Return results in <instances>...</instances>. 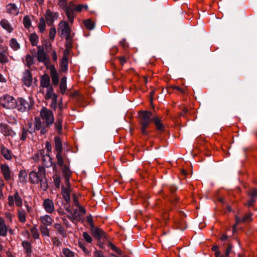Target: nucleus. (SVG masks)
Listing matches in <instances>:
<instances>
[{"label": "nucleus", "mask_w": 257, "mask_h": 257, "mask_svg": "<svg viewBox=\"0 0 257 257\" xmlns=\"http://www.w3.org/2000/svg\"><path fill=\"white\" fill-rule=\"evenodd\" d=\"M40 116L44 123V125L40 119H35V126L36 130H40L41 134H45L47 132V127H49L54 121V115L52 111L47 108H43L40 111Z\"/></svg>", "instance_id": "obj_1"}, {"label": "nucleus", "mask_w": 257, "mask_h": 257, "mask_svg": "<svg viewBox=\"0 0 257 257\" xmlns=\"http://www.w3.org/2000/svg\"><path fill=\"white\" fill-rule=\"evenodd\" d=\"M29 180L32 184L40 183L41 188L44 191L48 188V185L45 174V169L43 167L39 166L38 172L31 171L29 173Z\"/></svg>", "instance_id": "obj_2"}, {"label": "nucleus", "mask_w": 257, "mask_h": 257, "mask_svg": "<svg viewBox=\"0 0 257 257\" xmlns=\"http://www.w3.org/2000/svg\"><path fill=\"white\" fill-rule=\"evenodd\" d=\"M152 116V113L151 111H143L139 113L140 123L141 125V130L142 133L144 135H147V129L153 120Z\"/></svg>", "instance_id": "obj_3"}, {"label": "nucleus", "mask_w": 257, "mask_h": 257, "mask_svg": "<svg viewBox=\"0 0 257 257\" xmlns=\"http://www.w3.org/2000/svg\"><path fill=\"white\" fill-rule=\"evenodd\" d=\"M0 104L4 108L13 109L17 106V101L13 97L6 95L1 98Z\"/></svg>", "instance_id": "obj_4"}, {"label": "nucleus", "mask_w": 257, "mask_h": 257, "mask_svg": "<svg viewBox=\"0 0 257 257\" xmlns=\"http://www.w3.org/2000/svg\"><path fill=\"white\" fill-rule=\"evenodd\" d=\"M44 93L45 94L44 97L46 100L50 99L52 100L50 106L52 108L55 109L57 106V95L54 92L52 86L45 89Z\"/></svg>", "instance_id": "obj_5"}, {"label": "nucleus", "mask_w": 257, "mask_h": 257, "mask_svg": "<svg viewBox=\"0 0 257 257\" xmlns=\"http://www.w3.org/2000/svg\"><path fill=\"white\" fill-rule=\"evenodd\" d=\"M58 26V31L60 34V36L61 37H65L68 40L70 36L71 33V29L68 22L61 21L59 23Z\"/></svg>", "instance_id": "obj_6"}, {"label": "nucleus", "mask_w": 257, "mask_h": 257, "mask_svg": "<svg viewBox=\"0 0 257 257\" xmlns=\"http://www.w3.org/2000/svg\"><path fill=\"white\" fill-rule=\"evenodd\" d=\"M40 157L42 158V162L46 167L52 166V159L49 155L47 154H45V151L44 150H41L34 157V160L35 161H37L39 159Z\"/></svg>", "instance_id": "obj_7"}, {"label": "nucleus", "mask_w": 257, "mask_h": 257, "mask_svg": "<svg viewBox=\"0 0 257 257\" xmlns=\"http://www.w3.org/2000/svg\"><path fill=\"white\" fill-rule=\"evenodd\" d=\"M8 200L9 205L11 206H13L15 203L18 207H21L23 205V200L18 192H16L14 196H9Z\"/></svg>", "instance_id": "obj_8"}, {"label": "nucleus", "mask_w": 257, "mask_h": 257, "mask_svg": "<svg viewBox=\"0 0 257 257\" xmlns=\"http://www.w3.org/2000/svg\"><path fill=\"white\" fill-rule=\"evenodd\" d=\"M43 207L45 211L49 214L53 213L55 210L53 201L49 198L46 199L43 201Z\"/></svg>", "instance_id": "obj_9"}, {"label": "nucleus", "mask_w": 257, "mask_h": 257, "mask_svg": "<svg viewBox=\"0 0 257 257\" xmlns=\"http://www.w3.org/2000/svg\"><path fill=\"white\" fill-rule=\"evenodd\" d=\"M0 132L5 136H13L15 134L10 125L4 122L0 124Z\"/></svg>", "instance_id": "obj_10"}, {"label": "nucleus", "mask_w": 257, "mask_h": 257, "mask_svg": "<svg viewBox=\"0 0 257 257\" xmlns=\"http://www.w3.org/2000/svg\"><path fill=\"white\" fill-rule=\"evenodd\" d=\"M52 86L50 85V80L48 74H44L41 79L40 81V91L42 93L45 92V89Z\"/></svg>", "instance_id": "obj_11"}, {"label": "nucleus", "mask_w": 257, "mask_h": 257, "mask_svg": "<svg viewBox=\"0 0 257 257\" xmlns=\"http://www.w3.org/2000/svg\"><path fill=\"white\" fill-rule=\"evenodd\" d=\"M58 17L59 14L58 13H53L50 10H47L46 12L45 18L49 25H52L54 22L58 18Z\"/></svg>", "instance_id": "obj_12"}, {"label": "nucleus", "mask_w": 257, "mask_h": 257, "mask_svg": "<svg viewBox=\"0 0 257 257\" xmlns=\"http://www.w3.org/2000/svg\"><path fill=\"white\" fill-rule=\"evenodd\" d=\"M64 9L66 14V16L71 23H72L74 21V11L75 10V5L73 3H70L68 7H66Z\"/></svg>", "instance_id": "obj_13"}, {"label": "nucleus", "mask_w": 257, "mask_h": 257, "mask_svg": "<svg viewBox=\"0 0 257 257\" xmlns=\"http://www.w3.org/2000/svg\"><path fill=\"white\" fill-rule=\"evenodd\" d=\"M71 192V189L70 187V183L69 185L65 183V186H62V194L64 199L66 202L69 203L70 200V194Z\"/></svg>", "instance_id": "obj_14"}, {"label": "nucleus", "mask_w": 257, "mask_h": 257, "mask_svg": "<svg viewBox=\"0 0 257 257\" xmlns=\"http://www.w3.org/2000/svg\"><path fill=\"white\" fill-rule=\"evenodd\" d=\"M17 106L18 107V109L21 111H25L27 109L30 108L29 102L22 98L18 99Z\"/></svg>", "instance_id": "obj_15"}, {"label": "nucleus", "mask_w": 257, "mask_h": 257, "mask_svg": "<svg viewBox=\"0 0 257 257\" xmlns=\"http://www.w3.org/2000/svg\"><path fill=\"white\" fill-rule=\"evenodd\" d=\"M23 81L24 84L28 87L31 85L32 83V76L29 70H26L24 72Z\"/></svg>", "instance_id": "obj_16"}, {"label": "nucleus", "mask_w": 257, "mask_h": 257, "mask_svg": "<svg viewBox=\"0 0 257 257\" xmlns=\"http://www.w3.org/2000/svg\"><path fill=\"white\" fill-rule=\"evenodd\" d=\"M1 169L5 180L9 181L11 179V175L9 166L5 164H2L1 166Z\"/></svg>", "instance_id": "obj_17"}, {"label": "nucleus", "mask_w": 257, "mask_h": 257, "mask_svg": "<svg viewBox=\"0 0 257 257\" xmlns=\"http://www.w3.org/2000/svg\"><path fill=\"white\" fill-rule=\"evenodd\" d=\"M50 75L52 81V83L54 85H57L59 82V77L57 72L53 65H51L50 67Z\"/></svg>", "instance_id": "obj_18"}, {"label": "nucleus", "mask_w": 257, "mask_h": 257, "mask_svg": "<svg viewBox=\"0 0 257 257\" xmlns=\"http://www.w3.org/2000/svg\"><path fill=\"white\" fill-rule=\"evenodd\" d=\"M37 57L38 60L39 62L43 63H46L47 62V57L46 56V54L45 53L43 49L40 48V47H38Z\"/></svg>", "instance_id": "obj_19"}, {"label": "nucleus", "mask_w": 257, "mask_h": 257, "mask_svg": "<svg viewBox=\"0 0 257 257\" xmlns=\"http://www.w3.org/2000/svg\"><path fill=\"white\" fill-rule=\"evenodd\" d=\"M7 11L11 15L16 16L19 13V9L15 4H10L7 6Z\"/></svg>", "instance_id": "obj_20"}, {"label": "nucleus", "mask_w": 257, "mask_h": 257, "mask_svg": "<svg viewBox=\"0 0 257 257\" xmlns=\"http://www.w3.org/2000/svg\"><path fill=\"white\" fill-rule=\"evenodd\" d=\"M40 220L45 226H50L53 223L52 218L50 215L47 214L41 216L40 218Z\"/></svg>", "instance_id": "obj_21"}, {"label": "nucleus", "mask_w": 257, "mask_h": 257, "mask_svg": "<svg viewBox=\"0 0 257 257\" xmlns=\"http://www.w3.org/2000/svg\"><path fill=\"white\" fill-rule=\"evenodd\" d=\"M0 24L2 28L7 30L9 33H11L13 31L14 29L7 20H2Z\"/></svg>", "instance_id": "obj_22"}, {"label": "nucleus", "mask_w": 257, "mask_h": 257, "mask_svg": "<svg viewBox=\"0 0 257 257\" xmlns=\"http://www.w3.org/2000/svg\"><path fill=\"white\" fill-rule=\"evenodd\" d=\"M63 119L61 113L59 114L57 117L56 121L55 123V126L56 130L57 131L59 134H60L62 132V122Z\"/></svg>", "instance_id": "obj_23"}, {"label": "nucleus", "mask_w": 257, "mask_h": 257, "mask_svg": "<svg viewBox=\"0 0 257 257\" xmlns=\"http://www.w3.org/2000/svg\"><path fill=\"white\" fill-rule=\"evenodd\" d=\"M62 167V172L65 179V183L67 185H69V177L71 176V171L69 168L66 166H64Z\"/></svg>", "instance_id": "obj_24"}, {"label": "nucleus", "mask_w": 257, "mask_h": 257, "mask_svg": "<svg viewBox=\"0 0 257 257\" xmlns=\"http://www.w3.org/2000/svg\"><path fill=\"white\" fill-rule=\"evenodd\" d=\"M7 227L5 221L2 218H0V235L2 236H5L7 234Z\"/></svg>", "instance_id": "obj_25"}, {"label": "nucleus", "mask_w": 257, "mask_h": 257, "mask_svg": "<svg viewBox=\"0 0 257 257\" xmlns=\"http://www.w3.org/2000/svg\"><path fill=\"white\" fill-rule=\"evenodd\" d=\"M27 173L25 170H21L19 174V181L23 184H25L27 181Z\"/></svg>", "instance_id": "obj_26"}, {"label": "nucleus", "mask_w": 257, "mask_h": 257, "mask_svg": "<svg viewBox=\"0 0 257 257\" xmlns=\"http://www.w3.org/2000/svg\"><path fill=\"white\" fill-rule=\"evenodd\" d=\"M1 153L3 157L7 160L12 159V153L11 151L5 147H1Z\"/></svg>", "instance_id": "obj_27"}, {"label": "nucleus", "mask_w": 257, "mask_h": 257, "mask_svg": "<svg viewBox=\"0 0 257 257\" xmlns=\"http://www.w3.org/2000/svg\"><path fill=\"white\" fill-rule=\"evenodd\" d=\"M9 45L14 51H17L20 48V45L19 43L15 38H12L10 40Z\"/></svg>", "instance_id": "obj_28"}, {"label": "nucleus", "mask_w": 257, "mask_h": 257, "mask_svg": "<svg viewBox=\"0 0 257 257\" xmlns=\"http://www.w3.org/2000/svg\"><path fill=\"white\" fill-rule=\"evenodd\" d=\"M68 59L64 55L61 61L60 65L62 71H66L68 69Z\"/></svg>", "instance_id": "obj_29"}, {"label": "nucleus", "mask_w": 257, "mask_h": 257, "mask_svg": "<svg viewBox=\"0 0 257 257\" xmlns=\"http://www.w3.org/2000/svg\"><path fill=\"white\" fill-rule=\"evenodd\" d=\"M55 149L57 153H61L62 151V146L61 140L59 137H57L55 138Z\"/></svg>", "instance_id": "obj_30"}, {"label": "nucleus", "mask_w": 257, "mask_h": 257, "mask_svg": "<svg viewBox=\"0 0 257 257\" xmlns=\"http://www.w3.org/2000/svg\"><path fill=\"white\" fill-rule=\"evenodd\" d=\"M153 120L158 130L160 131L164 130V126L161 122L160 119L158 116L154 117Z\"/></svg>", "instance_id": "obj_31"}, {"label": "nucleus", "mask_w": 257, "mask_h": 257, "mask_svg": "<svg viewBox=\"0 0 257 257\" xmlns=\"http://www.w3.org/2000/svg\"><path fill=\"white\" fill-rule=\"evenodd\" d=\"M67 78L66 77H63L60 82V91L62 94H64L67 88Z\"/></svg>", "instance_id": "obj_32"}, {"label": "nucleus", "mask_w": 257, "mask_h": 257, "mask_svg": "<svg viewBox=\"0 0 257 257\" xmlns=\"http://www.w3.org/2000/svg\"><path fill=\"white\" fill-rule=\"evenodd\" d=\"M18 217L19 220L22 222L24 223L26 222V212L24 210H19L18 212Z\"/></svg>", "instance_id": "obj_33"}, {"label": "nucleus", "mask_w": 257, "mask_h": 257, "mask_svg": "<svg viewBox=\"0 0 257 257\" xmlns=\"http://www.w3.org/2000/svg\"><path fill=\"white\" fill-rule=\"evenodd\" d=\"M55 228L57 231L63 236L65 237L66 236V233L65 232V229L61 224L59 223H56L55 224Z\"/></svg>", "instance_id": "obj_34"}, {"label": "nucleus", "mask_w": 257, "mask_h": 257, "mask_svg": "<svg viewBox=\"0 0 257 257\" xmlns=\"http://www.w3.org/2000/svg\"><path fill=\"white\" fill-rule=\"evenodd\" d=\"M23 246L24 248V249L26 250V251L28 255H31V245L30 243L28 241H23L22 243Z\"/></svg>", "instance_id": "obj_35"}, {"label": "nucleus", "mask_w": 257, "mask_h": 257, "mask_svg": "<svg viewBox=\"0 0 257 257\" xmlns=\"http://www.w3.org/2000/svg\"><path fill=\"white\" fill-rule=\"evenodd\" d=\"M38 37L36 33H32L30 36V41L33 46H36L38 43Z\"/></svg>", "instance_id": "obj_36"}, {"label": "nucleus", "mask_w": 257, "mask_h": 257, "mask_svg": "<svg viewBox=\"0 0 257 257\" xmlns=\"http://www.w3.org/2000/svg\"><path fill=\"white\" fill-rule=\"evenodd\" d=\"M31 233L35 239H37L39 238L40 234L36 225L31 228Z\"/></svg>", "instance_id": "obj_37"}, {"label": "nucleus", "mask_w": 257, "mask_h": 257, "mask_svg": "<svg viewBox=\"0 0 257 257\" xmlns=\"http://www.w3.org/2000/svg\"><path fill=\"white\" fill-rule=\"evenodd\" d=\"M62 253L65 257L75 256L74 252L68 248H64L62 250Z\"/></svg>", "instance_id": "obj_38"}, {"label": "nucleus", "mask_w": 257, "mask_h": 257, "mask_svg": "<svg viewBox=\"0 0 257 257\" xmlns=\"http://www.w3.org/2000/svg\"><path fill=\"white\" fill-rule=\"evenodd\" d=\"M31 20L30 17L29 16H25L23 19V24L24 27L29 29L31 26Z\"/></svg>", "instance_id": "obj_39"}, {"label": "nucleus", "mask_w": 257, "mask_h": 257, "mask_svg": "<svg viewBox=\"0 0 257 257\" xmlns=\"http://www.w3.org/2000/svg\"><path fill=\"white\" fill-rule=\"evenodd\" d=\"M251 214H248L244 216L242 219H240L237 217H236L237 223H240L241 222H249L251 220Z\"/></svg>", "instance_id": "obj_40"}, {"label": "nucleus", "mask_w": 257, "mask_h": 257, "mask_svg": "<svg viewBox=\"0 0 257 257\" xmlns=\"http://www.w3.org/2000/svg\"><path fill=\"white\" fill-rule=\"evenodd\" d=\"M39 31L41 33L44 32L46 29V25H45V21L43 18H41L40 19V22L39 24Z\"/></svg>", "instance_id": "obj_41"}, {"label": "nucleus", "mask_w": 257, "mask_h": 257, "mask_svg": "<svg viewBox=\"0 0 257 257\" xmlns=\"http://www.w3.org/2000/svg\"><path fill=\"white\" fill-rule=\"evenodd\" d=\"M93 232L94 236L98 239L100 238L104 234L103 231L100 228H95Z\"/></svg>", "instance_id": "obj_42"}, {"label": "nucleus", "mask_w": 257, "mask_h": 257, "mask_svg": "<svg viewBox=\"0 0 257 257\" xmlns=\"http://www.w3.org/2000/svg\"><path fill=\"white\" fill-rule=\"evenodd\" d=\"M84 25L86 28L88 30H92L94 29V23L90 19H87L84 21Z\"/></svg>", "instance_id": "obj_43"}, {"label": "nucleus", "mask_w": 257, "mask_h": 257, "mask_svg": "<svg viewBox=\"0 0 257 257\" xmlns=\"http://www.w3.org/2000/svg\"><path fill=\"white\" fill-rule=\"evenodd\" d=\"M6 52H0V63H6L8 62V58L6 55Z\"/></svg>", "instance_id": "obj_44"}, {"label": "nucleus", "mask_w": 257, "mask_h": 257, "mask_svg": "<svg viewBox=\"0 0 257 257\" xmlns=\"http://www.w3.org/2000/svg\"><path fill=\"white\" fill-rule=\"evenodd\" d=\"M26 65L30 67L34 63V57L30 55H27L26 56Z\"/></svg>", "instance_id": "obj_45"}, {"label": "nucleus", "mask_w": 257, "mask_h": 257, "mask_svg": "<svg viewBox=\"0 0 257 257\" xmlns=\"http://www.w3.org/2000/svg\"><path fill=\"white\" fill-rule=\"evenodd\" d=\"M56 158L57 160V163L60 167H63V159L61 155V153H57L56 155Z\"/></svg>", "instance_id": "obj_46"}, {"label": "nucleus", "mask_w": 257, "mask_h": 257, "mask_svg": "<svg viewBox=\"0 0 257 257\" xmlns=\"http://www.w3.org/2000/svg\"><path fill=\"white\" fill-rule=\"evenodd\" d=\"M40 230L42 235L43 236H49V229L46 227L41 226Z\"/></svg>", "instance_id": "obj_47"}, {"label": "nucleus", "mask_w": 257, "mask_h": 257, "mask_svg": "<svg viewBox=\"0 0 257 257\" xmlns=\"http://www.w3.org/2000/svg\"><path fill=\"white\" fill-rule=\"evenodd\" d=\"M88 8L87 5H79L75 6V10L76 12H80L83 9L86 10Z\"/></svg>", "instance_id": "obj_48"}, {"label": "nucleus", "mask_w": 257, "mask_h": 257, "mask_svg": "<svg viewBox=\"0 0 257 257\" xmlns=\"http://www.w3.org/2000/svg\"><path fill=\"white\" fill-rule=\"evenodd\" d=\"M56 34V30L55 28H51L49 31V37L50 39L54 40L55 35Z\"/></svg>", "instance_id": "obj_49"}, {"label": "nucleus", "mask_w": 257, "mask_h": 257, "mask_svg": "<svg viewBox=\"0 0 257 257\" xmlns=\"http://www.w3.org/2000/svg\"><path fill=\"white\" fill-rule=\"evenodd\" d=\"M83 237L87 242L91 243L92 242V239L91 237L87 232H84L83 233Z\"/></svg>", "instance_id": "obj_50"}, {"label": "nucleus", "mask_w": 257, "mask_h": 257, "mask_svg": "<svg viewBox=\"0 0 257 257\" xmlns=\"http://www.w3.org/2000/svg\"><path fill=\"white\" fill-rule=\"evenodd\" d=\"M94 257H105V255L102 251L95 250L94 252Z\"/></svg>", "instance_id": "obj_51"}, {"label": "nucleus", "mask_w": 257, "mask_h": 257, "mask_svg": "<svg viewBox=\"0 0 257 257\" xmlns=\"http://www.w3.org/2000/svg\"><path fill=\"white\" fill-rule=\"evenodd\" d=\"M28 128L27 129V131H28V132L30 134L33 133L35 131V128L36 129L35 126H33V124L31 122H29L28 123Z\"/></svg>", "instance_id": "obj_52"}, {"label": "nucleus", "mask_w": 257, "mask_h": 257, "mask_svg": "<svg viewBox=\"0 0 257 257\" xmlns=\"http://www.w3.org/2000/svg\"><path fill=\"white\" fill-rule=\"evenodd\" d=\"M54 184L57 188H59L60 185V178L58 176H55L54 177Z\"/></svg>", "instance_id": "obj_53"}, {"label": "nucleus", "mask_w": 257, "mask_h": 257, "mask_svg": "<svg viewBox=\"0 0 257 257\" xmlns=\"http://www.w3.org/2000/svg\"><path fill=\"white\" fill-rule=\"evenodd\" d=\"M28 131L27 129L23 128L22 132V134L21 136V139L22 140H25L26 139L27 137Z\"/></svg>", "instance_id": "obj_54"}, {"label": "nucleus", "mask_w": 257, "mask_h": 257, "mask_svg": "<svg viewBox=\"0 0 257 257\" xmlns=\"http://www.w3.org/2000/svg\"><path fill=\"white\" fill-rule=\"evenodd\" d=\"M110 246L112 250H113L116 253H117L119 255L121 254L122 252H121V250H120L119 248L116 247L115 245H114L112 244H110Z\"/></svg>", "instance_id": "obj_55"}, {"label": "nucleus", "mask_w": 257, "mask_h": 257, "mask_svg": "<svg viewBox=\"0 0 257 257\" xmlns=\"http://www.w3.org/2000/svg\"><path fill=\"white\" fill-rule=\"evenodd\" d=\"M58 5L62 9H64L66 8V2L65 0H58Z\"/></svg>", "instance_id": "obj_56"}, {"label": "nucleus", "mask_w": 257, "mask_h": 257, "mask_svg": "<svg viewBox=\"0 0 257 257\" xmlns=\"http://www.w3.org/2000/svg\"><path fill=\"white\" fill-rule=\"evenodd\" d=\"M53 243L56 246H59L61 245V241L57 238H54L53 239Z\"/></svg>", "instance_id": "obj_57"}, {"label": "nucleus", "mask_w": 257, "mask_h": 257, "mask_svg": "<svg viewBox=\"0 0 257 257\" xmlns=\"http://www.w3.org/2000/svg\"><path fill=\"white\" fill-rule=\"evenodd\" d=\"M249 195L252 198H254L257 196V189H253L250 190L249 192Z\"/></svg>", "instance_id": "obj_58"}, {"label": "nucleus", "mask_w": 257, "mask_h": 257, "mask_svg": "<svg viewBox=\"0 0 257 257\" xmlns=\"http://www.w3.org/2000/svg\"><path fill=\"white\" fill-rule=\"evenodd\" d=\"M232 248V246L231 244H228V247L227 248L225 252L224 257H228L229 254H230L231 249Z\"/></svg>", "instance_id": "obj_59"}, {"label": "nucleus", "mask_w": 257, "mask_h": 257, "mask_svg": "<svg viewBox=\"0 0 257 257\" xmlns=\"http://www.w3.org/2000/svg\"><path fill=\"white\" fill-rule=\"evenodd\" d=\"M255 201V200L254 198L251 197V198L248 201V202L247 203V205L248 207L252 206L253 205Z\"/></svg>", "instance_id": "obj_60"}, {"label": "nucleus", "mask_w": 257, "mask_h": 257, "mask_svg": "<svg viewBox=\"0 0 257 257\" xmlns=\"http://www.w3.org/2000/svg\"><path fill=\"white\" fill-rule=\"evenodd\" d=\"M5 215L8 220H9L10 221H12L13 215L12 213L10 212H6Z\"/></svg>", "instance_id": "obj_61"}, {"label": "nucleus", "mask_w": 257, "mask_h": 257, "mask_svg": "<svg viewBox=\"0 0 257 257\" xmlns=\"http://www.w3.org/2000/svg\"><path fill=\"white\" fill-rule=\"evenodd\" d=\"M79 246L82 249L84 252H85L86 254H89V250L82 244H79Z\"/></svg>", "instance_id": "obj_62"}, {"label": "nucleus", "mask_w": 257, "mask_h": 257, "mask_svg": "<svg viewBox=\"0 0 257 257\" xmlns=\"http://www.w3.org/2000/svg\"><path fill=\"white\" fill-rule=\"evenodd\" d=\"M87 221L92 225L93 224V219L91 215H88L86 217Z\"/></svg>", "instance_id": "obj_63"}, {"label": "nucleus", "mask_w": 257, "mask_h": 257, "mask_svg": "<svg viewBox=\"0 0 257 257\" xmlns=\"http://www.w3.org/2000/svg\"><path fill=\"white\" fill-rule=\"evenodd\" d=\"M173 88L178 90L179 92L182 93H185V90L182 89L181 88L179 87V86H173Z\"/></svg>", "instance_id": "obj_64"}]
</instances>
